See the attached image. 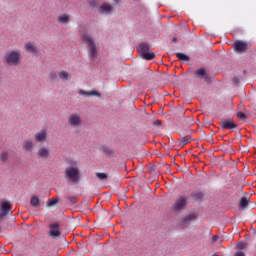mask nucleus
<instances>
[{"mask_svg":"<svg viewBox=\"0 0 256 256\" xmlns=\"http://www.w3.org/2000/svg\"><path fill=\"white\" fill-rule=\"evenodd\" d=\"M64 177L71 183H79V181H81L79 167H67L64 171Z\"/></svg>","mask_w":256,"mask_h":256,"instance_id":"nucleus-1","label":"nucleus"},{"mask_svg":"<svg viewBox=\"0 0 256 256\" xmlns=\"http://www.w3.org/2000/svg\"><path fill=\"white\" fill-rule=\"evenodd\" d=\"M151 50V46L147 42H143L138 46V53L140 57L144 59V61H153L155 57L154 52H149Z\"/></svg>","mask_w":256,"mask_h":256,"instance_id":"nucleus-2","label":"nucleus"},{"mask_svg":"<svg viewBox=\"0 0 256 256\" xmlns=\"http://www.w3.org/2000/svg\"><path fill=\"white\" fill-rule=\"evenodd\" d=\"M81 40L89 48L90 56L95 59V57H97V46L95 45V41H93V38H91L89 34H82Z\"/></svg>","mask_w":256,"mask_h":256,"instance_id":"nucleus-3","label":"nucleus"},{"mask_svg":"<svg viewBox=\"0 0 256 256\" xmlns=\"http://www.w3.org/2000/svg\"><path fill=\"white\" fill-rule=\"evenodd\" d=\"M4 59L7 65H19L21 61V54L18 51H7L4 54Z\"/></svg>","mask_w":256,"mask_h":256,"instance_id":"nucleus-4","label":"nucleus"},{"mask_svg":"<svg viewBox=\"0 0 256 256\" xmlns=\"http://www.w3.org/2000/svg\"><path fill=\"white\" fill-rule=\"evenodd\" d=\"M13 206L11 205V202L4 201L0 203V231H2L3 227L1 226V223H3V219H7V216L9 215V212L12 211Z\"/></svg>","mask_w":256,"mask_h":256,"instance_id":"nucleus-5","label":"nucleus"},{"mask_svg":"<svg viewBox=\"0 0 256 256\" xmlns=\"http://www.w3.org/2000/svg\"><path fill=\"white\" fill-rule=\"evenodd\" d=\"M198 217H199V215L197 213L189 214V215L185 216L184 218H180L178 221V225L182 229H187V227H189V225H191V223H193V221H197Z\"/></svg>","mask_w":256,"mask_h":256,"instance_id":"nucleus-6","label":"nucleus"},{"mask_svg":"<svg viewBox=\"0 0 256 256\" xmlns=\"http://www.w3.org/2000/svg\"><path fill=\"white\" fill-rule=\"evenodd\" d=\"M187 207V198L180 196L172 206V210L176 213H181Z\"/></svg>","mask_w":256,"mask_h":256,"instance_id":"nucleus-7","label":"nucleus"},{"mask_svg":"<svg viewBox=\"0 0 256 256\" xmlns=\"http://www.w3.org/2000/svg\"><path fill=\"white\" fill-rule=\"evenodd\" d=\"M195 77L197 79H203L207 85H211V76L207 73L205 68H199L194 72Z\"/></svg>","mask_w":256,"mask_h":256,"instance_id":"nucleus-8","label":"nucleus"},{"mask_svg":"<svg viewBox=\"0 0 256 256\" xmlns=\"http://www.w3.org/2000/svg\"><path fill=\"white\" fill-rule=\"evenodd\" d=\"M49 229V236L52 237V239H57V237H61V230H59V222L49 224Z\"/></svg>","mask_w":256,"mask_h":256,"instance_id":"nucleus-9","label":"nucleus"},{"mask_svg":"<svg viewBox=\"0 0 256 256\" xmlns=\"http://www.w3.org/2000/svg\"><path fill=\"white\" fill-rule=\"evenodd\" d=\"M68 123L71 127H79L82 123L81 116L77 113H73L68 118Z\"/></svg>","mask_w":256,"mask_h":256,"instance_id":"nucleus-10","label":"nucleus"},{"mask_svg":"<svg viewBox=\"0 0 256 256\" xmlns=\"http://www.w3.org/2000/svg\"><path fill=\"white\" fill-rule=\"evenodd\" d=\"M220 125L222 129H237V124L232 118H224L221 120Z\"/></svg>","mask_w":256,"mask_h":256,"instance_id":"nucleus-11","label":"nucleus"},{"mask_svg":"<svg viewBox=\"0 0 256 256\" xmlns=\"http://www.w3.org/2000/svg\"><path fill=\"white\" fill-rule=\"evenodd\" d=\"M247 49V42L241 40H237L236 42H234V51H236V53H245Z\"/></svg>","mask_w":256,"mask_h":256,"instance_id":"nucleus-12","label":"nucleus"},{"mask_svg":"<svg viewBox=\"0 0 256 256\" xmlns=\"http://www.w3.org/2000/svg\"><path fill=\"white\" fill-rule=\"evenodd\" d=\"M113 11V6H111V4L104 2L98 9V12L101 15H111Z\"/></svg>","mask_w":256,"mask_h":256,"instance_id":"nucleus-13","label":"nucleus"},{"mask_svg":"<svg viewBox=\"0 0 256 256\" xmlns=\"http://www.w3.org/2000/svg\"><path fill=\"white\" fill-rule=\"evenodd\" d=\"M34 138L36 143H43L47 141V130H42L36 133Z\"/></svg>","mask_w":256,"mask_h":256,"instance_id":"nucleus-14","label":"nucleus"},{"mask_svg":"<svg viewBox=\"0 0 256 256\" xmlns=\"http://www.w3.org/2000/svg\"><path fill=\"white\" fill-rule=\"evenodd\" d=\"M37 157H39L40 159H49V157H51L49 149H47L46 147L39 148L37 151Z\"/></svg>","mask_w":256,"mask_h":256,"instance_id":"nucleus-15","label":"nucleus"},{"mask_svg":"<svg viewBox=\"0 0 256 256\" xmlns=\"http://www.w3.org/2000/svg\"><path fill=\"white\" fill-rule=\"evenodd\" d=\"M99 150L101 151V153H103L104 155H106V157H109L111 159V157H113V155H115V150L109 148L107 145H102Z\"/></svg>","mask_w":256,"mask_h":256,"instance_id":"nucleus-16","label":"nucleus"},{"mask_svg":"<svg viewBox=\"0 0 256 256\" xmlns=\"http://www.w3.org/2000/svg\"><path fill=\"white\" fill-rule=\"evenodd\" d=\"M79 95H85V97H99L101 98V93L97 92L95 90L92 91H85V90H79Z\"/></svg>","mask_w":256,"mask_h":256,"instance_id":"nucleus-17","label":"nucleus"},{"mask_svg":"<svg viewBox=\"0 0 256 256\" xmlns=\"http://www.w3.org/2000/svg\"><path fill=\"white\" fill-rule=\"evenodd\" d=\"M25 49L27 53H39V48L34 46L32 42H27L25 44Z\"/></svg>","mask_w":256,"mask_h":256,"instance_id":"nucleus-18","label":"nucleus"},{"mask_svg":"<svg viewBox=\"0 0 256 256\" xmlns=\"http://www.w3.org/2000/svg\"><path fill=\"white\" fill-rule=\"evenodd\" d=\"M191 197L194 201H203L205 194L203 192H192Z\"/></svg>","mask_w":256,"mask_h":256,"instance_id":"nucleus-19","label":"nucleus"},{"mask_svg":"<svg viewBox=\"0 0 256 256\" xmlns=\"http://www.w3.org/2000/svg\"><path fill=\"white\" fill-rule=\"evenodd\" d=\"M239 207H240V209H247V207H249V199L247 197L243 196L240 199Z\"/></svg>","mask_w":256,"mask_h":256,"instance_id":"nucleus-20","label":"nucleus"},{"mask_svg":"<svg viewBox=\"0 0 256 256\" xmlns=\"http://www.w3.org/2000/svg\"><path fill=\"white\" fill-rule=\"evenodd\" d=\"M24 151H33V141L26 140L23 144Z\"/></svg>","mask_w":256,"mask_h":256,"instance_id":"nucleus-21","label":"nucleus"},{"mask_svg":"<svg viewBox=\"0 0 256 256\" xmlns=\"http://www.w3.org/2000/svg\"><path fill=\"white\" fill-rule=\"evenodd\" d=\"M41 201L39 200V197H37L36 195L32 196L30 199V205L32 207H39Z\"/></svg>","mask_w":256,"mask_h":256,"instance_id":"nucleus-22","label":"nucleus"},{"mask_svg":"<svg viewBox=\"0 0 256 256\" xmlns=\"http://www.w3.org/2000/svg\"><path fill=\"white\" fill-rule=\"evenodd\" d=\"M59 203V197H53L52 199H48L46 203V207H54Z\"/></svg>","mask_w":256,"mask_h":256,"instance_id":"nucleus-23","label":"nucleus"},{"mask_svg":"<svg viewBox=\"0 0 256 256\" xmlns=\"http://www.w3.org/2000/svg\"><path fill=\"white\" fill-rule=\"evenodd\" d=\"M176 57L179 61H191V58L185 53L178 52L176 53Z\"/></svg>","mask_w":256,"mask_h":256,"instance_id":"nucleus-24","label":"nucleus"},{"mask_svg":"<svg viewBox=\"0 0 256 256\" xmlns=\"http://www.w3.org/2000/svg\"><path fill=\"white\" fill-rule=\"evenodd\" d=\"M178 141H179L178 147H181V149H183V147H185V145H188V143H191V139H187L185 137L178 139Z\"/></svg>","mask_w":256,"mask_h":256,"instance_id":"nucleus-25","label":"nucleus"},{"mask_svg":"<svg viewBox=\"0 0 256 256\" xmlns=\"http://www.w3.org/2000/svg\"><path fill=\"white\" fill-rule=\"evenodd\" d=\"M59 77L60 79H62V81H69L70 77H69V72L62 70L59 72Z\"/></svg>","mask_w":256,"mask_h":256,"instance_id":"nucleus-26","label":"nucleus"},{"mask_svg":"<svg viewBox=\"0 0 256 256\" xmlns=\"http://www.w3.org/2000/svg\"><path fill=\"white\" fill-rule=\"evenodd\" d=\"M69 21H70V18H69V15H67V14H64V15L58 17V23L67 24V23H69Z\"/></svg>","mask_w":256,"mask_h":256,"instance_id":"nucleus-27","label":"nucleus"},{"mask_svg":"<svg viewBox=\"0 0 256 256\" xmlns=\"http://www.w3.org/2000/svg\"><path fill=\"white\" fill-rule=\"evenodd\" d=\"M236 249H238V251H243L247 249V242H243V241L238 242L236 245Z\"/></svg>","mask_w":256,"mask_h":256,"instance_id":"nucleus-28","label":"nucleus"},{"mask_svg":"<svg viewBox=\"0 0 256 256\" xmlns=\"http://www.w3.org/2000/svg\"><path fill=\"white\" fill-rule=\"evenodd\" d=\"M96 177L100 179V181H105V179H108V175L105 172H97Z\"/></svg>","mask_w":256,"mask_h":256,"instance_id":"nucleus-29","label":"nucleus"},{"mask_svg":"<svg viewBox=\"0 0 256 256\" xmlns=\"http://www.w3.org/2000/svg\"><path fill=\"white\" fill-rule=\"evenodd\" d=\"M0 161H1L2 163H5L6 161H9V153H7V152H2V153L0 154Z\"/></svg>","mask_w":256,"mask_h":256,"instance_id":"nucleus-30","label":"nucleus"},{"mask_svg":"<svg viewBox=\"0 0 256 256\" xmlns=\"http://www.w3.org/2000/svg\"><path fill=\"white\" fill-rule=\"evenodd\" d=\"M243 81V76H235L232 78L233 85H239Z\"/></svg>","mask_w":256,"mask_h":256,"instance_id":"nucleus-31","label":"nucleus"},{"mask_svg":"<svg viewBox=\"0 0 256 256\" xmlns=\"http://www.w3.org/2000/svg\"><path fill=\"white\" fill-rule=\"evenodd\" d=\"M87 3L91 9H95L99 5L97 0H88Z\"/></svg>","mask_w":256,"mask_h":256,"instance_id":"nucleus-32","label":"nucleus"},{"mask_svg":"<svg viewBox=\"0 0 256 256\" xmlns=\"http://www.w3.org/2000/svg\"><path fill=\"white\" fill-rule=\"evenodd\" d=\"M68 201L70 202L71 205H76L77 204V196H68L66 197Z\"/></svg>","mask_w":256,"mask_h":256,"instance_id":"nucleus-33","label":"nucleus"},{"mask_svg":"<svg viewBox=\"0 0 256 256\" xmlns=\"http://www.w3.org/2000/svg\"><path fill=\"white\" fill-rule=\"evenodd\" d=\"M67 165H69L68 167H77V161H75L74 159L69 158L66 161Z\"/></svg>","mask_w":256,"mask_h":256,"instance_id":"nucleus-34","label":"nucleus"},{"mask_svg":"<svg viewBox=\"0 0 256 256\" xmlns=\"http://www.w3.org/2000/svg\"><path fill=\"white\" fill-rule=\"evenodd\" d=\"M49 79H51V81H57V72L52 71L49 73Z\"/></svg>","mask_w":256,"mask_h":256,"instance_id":"nucleus-35","label":"nucleus"},{"mask_svg":"<svg viewBox=\"0 0 256 256\" xmlns=\"http://www.w3.org/2000/svg\"><path fill=\"white\" fill-rule=\"evenodd\" d=\"M236 115L238 119H241V121H245V119H247V115L243 112H238Z\"/></svg>","mask_w":256,"mask_h":256,"instance_id":"nucleus-36","label":"nucleus"},{"mask_svg":"<svg viewBox=\"0 0 256 256\" xmlns=\"http://www.w3.org/2000/svg\"><path fill=\"white\" fill-rule=\"evenodd\" d=\"M234 256H245V252L238 250L237 252H235Z\"/></svg>","mask_w":256,"mask_h":256,"instance_id":"nucleus-37","label":"nucleus"},{"mask_svg":"<svg viewBox=\"0 0 256 256\" xmlns=\"http://www.w3.org/2000/svg\"><path fill=\"white\" fill-rule=\"evenodd\" d=\"M161 120H156V121H154L153 122V125L155 126V127H161Z\"/></svg>","mask_w":256,"mask_h":256,"instance_id":"nucleus-38","label":"nucleus"},{"mask_svg":"<svg viewBox=\"0 0 256 256\" xmlns=\"http://www.w3.org/2000/svg\"><path fill=\"white\" fill-rule=\"evenodd\" d=\"M218 240H219V236L218 235L212 236V242L213 243H216V241H218Z\"/></svg>","mask_w":256,"mask_h":256,"instance_id":"nucleus-39","label":"nucleus"},{"mask_svg":"<svg viewBox=\"0 0 256 256\" xmlns=\"http://www.w3.org/2000/svg\"><path fill=\"white\" fill-rule=\"evenodd\" d=\"M113 2L115 3V5H121V3H123L122 0H113Z\"/></svg>","mask_w":256,"mask_h":256,"instance_id":"nucleus-40","label":"nucleus"},{"mask_svg":"<svg viewBox=\"0 0 256 256\" xmlns=\"http://www.w3.org/2000/svg\"><path fill=\"white\" fill-rule=\"evenodd\" d=\"M178 41H179V39H178L177 37H174V38L172 39V43H178Z\"/></svg>","mask_w":256,"mask_h":256,"instance_id":"nucleus-41","label":"nucleus"},{"mask_svg":"<svg viewBox=\"0 0 256 256\" xmlns=\"http://www.w3.org/2000/svg\"><path fill=\"white\" fill-rule=\"evenodd\" d=\"M242 73H243V75H247V70L246 69H244L243 71H242Z\"/></svg>","mask_w":256,"mask_h":256,"instance_id":"nucleus-42","label":"nucleus"},{"mask_svg":"<svg viewBox=\"0 0 256 256\" xmlns=\"http://www.w3.org/2000/svg\"><path fill=\"white\" fill-rule=\"evenodd\" d=\"M212 256H218L217 254H213Z\"/></svg>","mask_w":256,"mask_h":256,"instance_id":"nucleus-43","label":"nucleus"},{"mask_svg":"<svg viewBox=\"0 0 256 256\" xmlns=\"http://www.w3.org/2000/svg\"><path fill=\"white\" fill-rule=\"evenodd\" d=\"M255 244H256V242H255Z\"/></svg>","mask_w":256,"mask_h":256,"instance_id":"nucleus-44","label":"nucleus"}]
</instances>
